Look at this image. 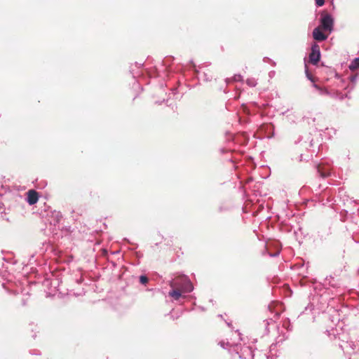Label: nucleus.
I'll return each mask as SVG.
<instances>
[{"mask_svg":"<svg viewBox=\"0 0 359 359\" xmlns=\"http://www.w3.org/2000/svg\"><path fill=\"white\" fill-rule=\"evenodd\" d=\"M320 25L323 29L331 32L334 26V20L330 14L323 15L320 19Z\"/></svg>","mask_w":359,"mask_h":359,"instance_id":"1","label":"nucleus"},{"mask_svg":"<svg viewBox=\"0 0 359 359\" xmlns=\"http://www.w3.org/2000/svg\"><path fill=\"white\" fill-rule=\"evenodd\" d=\"M320 59V51L319 46L314 43L311 46V52L309 54V61L313 65H316Z\"/></svg>","mask_w":359,"mask_h":359,"instance_id":"2","label":"nucleus"},{"mask_svg":"<svg viewBox=\"0 0 359 359\" xmlns=\"http://www.w3.org/2000/svg\"><path fill=\"white\" fill-rule=\"evenodd\" d=\"M182 282L183 284L180 288L182 292H190L194 290V286L187 276L182 275Z\"/></svg>","mask_w":359,"mask_h":359,"instance_id":"3","label":"nucleus"},{"mask_svg":"<svg viewBox=\"0 0 359 359\" xmlns=\"http://www.w3.org/2000/svg\"><path fill=\"white\" fill-rule=\"evenodd\" d=\"M313 37L316 41H323L327 39V35L324 34L320 27H316L313 31Z\"/></svg>","mask_w":359,"mask_h":359,"instance_id":"4","label":"nucleus"},{"mask_svg":"<svg viewBox=\"0 0 359 359\" xmlns=\"http://www.w3.org/2000/svg\"><path fill=\"white\" fill-rule=\"evenodd\" d=\"M39 200V196L36 191L29 190L27 192V201L29 205L35 204Z\"/></svg>","mask_w":359,"mask_h":359,"instance_id":"5","label":"nucleus"},{"mask_svg":"<svg viewBox=\"0 0 359 359\" xmlns=\"http://www.w3.org/2000/svg\"><path fill=\"white\" fill-rule=\"evenodd\" d=\"M312 86L316 90H318V93L321 95H328L330 97L335 96V94L334 93L331 92L326 88L320 87V86L316 83L312 84Z\"/></svg>","mask_w":359,"mask_h":359,"instance_id":"6","label":"nucleus"},{"mask_svg":"<svg viewBox=\"0 0 359 359\" xmlns=\"http://www.w3.org/2000/svg\"><path fill=\"white\" fill-rule=\"evenodd\" d=\"M182 276H179L177 277H176L175 278L171 280L170 281V286L172 287V288H177V289H180L181 288L182 285Z\"/></svg>","mask_w":359,"mask_h":359,"instance_id":"7","label":"nucleus"},{"mask_svg":"<svg viewBox=\"0 0 359 359\" xmlns=\"http://www.w3.org/2000/svg\"><path fill=\"white\" fill-rule=\"evenodd\" d=\"M182 291L177 288H173L168 292V295L172 297L174 299L177 300L182 296Z\"/></svg>","mask_w":359,"mask_h":359,"instance_id":"8","label":"nucleus"},{"mask_svg":"<svg viewBox=\"0 0 359 359\" xmlns=\"http://www.w3.org/2000/svg\"><path fill=\"white\" fill-rule=\"evenodd\" d=\"M351 71L355 70L359 68V57L353 59L348 66Z\"/></svg>","mask_w":359,"mask_h":359,"instance_id":"9","label":"nucleus"},{"mask_svg":"<svg viewBox=\"0 0 359 359\" xmlns=\"http://www.w3.org/2000/svg\"><path fill=\"white\" fill-rule=\"evenodd\" d=\"M305 74H306V78L313 84L315 83V80L313 79V77L311 76V74L309 73V69H308V67H307V65L305 64Z\"/></svg>","mask_w":359,"mask_h":359,"instance_id":"10","label":"nucleus"},{"mask_svg":"<svg viewBox=\"0 0 359 359\" xmlns=\"http://www.w3.org/2000/svg\"><path fill=\"white\" fill-rule=\"evenodd\" d=\"M247 84L250 87H255L257 85V82L255 80L250 79L247 80Z\"/></svg>","mask_w":359,"mask_h":359,"instance_id":"11","label":"nucleus"},{"mask_svg":"<svg viewBox=\"0 0 359 359\" xmlns=\"http://www.w3.org/2000/svg\"><path fill=\"white\" fill-rule=\"evenodd\" d=\"M140 282L142 283V284H146L147 282H148V278L144 276V275H142L140 276Z\"/></svg>","mask_w":359,"mask_h":359,"instance_id":"12","label":"nucleus"},{"mask_svg":"<svg viewBox=\"0 0 359 359\" xmlns=\"http://www.w3.org/2000/svg\"><path fill=\"white\" fill-rule=\"evenodd\" d=\"M315 1H316V6H323L325 4L324 0H315Z\"/></svg>","mask_w":359,"mask_h":359,"instance_id":"13","label":"nucleus"},{"mask_svg":"<svg viewBox=\"0 0 359 359\" xmlns=\"http://www.w3.org/2000/svg\"><path fill=\"white\" fill-rule=\"evenodd\" d=\"M219 344L221 347L226 349L227 348V346H229V342L225 343L224 341H220Z\"/></svg>","mask_w":359,"mask_h":359,"instance_id":"14","label":"nucleus"},{"mask_svg":"<svg viewBox=\"0 0 359 359\" xmlns=\"http://www.w3.org/2000/svg\"><path fill=\"white\" fill-rule=\"evenodd\" d=\"M6 192L4 187L2 185H0V196H3Z\"/></svg>","mask_w":359,"mask_h":359,"instance_id":"15","label":"nucleus"},{"mask_svg":"<svg viewBox=\"0 0 359 359\" xmlns=\"http://www.w3.org/2000/svg\"><path fill=\"white\" fill-rule=\"evenodd\" d=\"M355 359H359V348L354 352Z\"/></svg>","mask_w":359,"mask_h":359,"instance_id":"16","label":"nucleus"},{"mask_svg":"<svg viewBox=\"0 0 359 359\" xmlns=\"http://www.w3.org/2000/svg\"><path fill=\"white\" fill-rule=\"evenodd\" d=\"M241 79V75H235L234 77H233V79L235 81H240Z\"/></svg>","mask_w":359,"mask_h":359,"instance_id":"17","label":"nucleus"},{"mask_svg":"<svg viewBox=\"0 0 359 359\" xmlns=\"http://www.w3.org/2000/svg\"><path fill=\"white\" fill-rule=\"evenodd\" d=\"M351 81L354 82L356 80V78L355 76H353L351 78Z\"/></svg>","mask_w":359,"mask_h":359,"instance_id":"18","label":"nucleus"},{"mask_svg":"<svg viewBox=\"0 0 359 359\" xmlns=\"http://www.w3.org/2000/svg\"><path fill=\"white\" fill-rule=\"evenodd\" d=\"M329 175H330V172H327V173L322 174V176L325 177H327Z\"/></svg>","mask_w":359,"mask_h":359,"instance_id":"19","label":"nucleus"},{"mask_svg":"<svg viewBox=\"0 0 359 359\" xmlns=\"http://www.w3.org/2000/svg\"><path fill=\"white\" fill-rule=\"evenodd\" d=\"M271 257H275V256H276V254H275V255H271Z\"/></svg>","mask_w":359,"mask_h":359,"instance_id":"20","label":"nucleus"}]
</instances>
